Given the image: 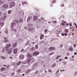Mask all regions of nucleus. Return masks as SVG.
<instances>
[{
    "label": "nucleus",
    "mask_w": 77,
    "mask_h": 77,
    "mask_svg": "<svg viewBox=\"0 0 77 77\" xmlns=\"http://www.w3.org/2000/svg\"><path fill=\"white\" fill-rule=\"evenodd\" d=\"M1 58L2 59H6V57H3V56H1Z\"/></svg>",
    "instance_id": "obj_18"
},
{
    "label": "nucleus",
    "mask_w": 77,
    "mask_h": 77,
    "mask_svg": "<svg viewBox=\"0 0 77 77\" xmlns=\"http://www.w3.org/2000/svg\"><path fill=\"white\" fill-rule=\"evenodd\" d=\"M32 18V17H28L27 19V21H29V20H30Z\"/></svg>",
    "instance_id": "obj_28"
},
{
    "label": "nucleus",
    "mask_w": 77,
    "mask_h": 77,
    "mask_svg": "<svg viewBox=\"0 0 77 77\" xmlns=\"http://www.w3.org/2000/svg\"><path fill=\"white\" fill-rule=\"evenodd\" d=\"M37 22H41L42 23H44L45 22V21L44 20V18H41V19H38L36 20Z\"/></svg>",
    "instance_id": "obj_2"
},
{
    "label": "nucleus",
    "mask_w": 77,
    "mask_h": 77,
    "mask_svg": "<svg viewBox=\"0 0 77 77\" xmlns=\"http://www.w3.org/2000/svg\"><path fill=\"white\" fill-rule=\"evenodd\" d=\"M53 23L54 24H56V23H57V21H53Z\"/></svg>",
    "instance_id": "obj_38"
},
{
    "label": "nucleus",
    "mask_w": 77,
    "mask_h": 77,
    "mask_svg": "<svg viewBox=\"0 0 77 77\" xmlns=\"http://www.w3.org/2000/svg\"><path fill=\"white\" fill-rule=\"evenodd\" d=\"M16 26V23L14 22H13L12 23V25H11V28L13 29Z\"/></svg>",
    "instance_id": "obj_6"
},
{
    "label": "nucleus",
    "mask_w": 77,
    "mask_h": 77,
    "mask_svg": "<svg viewBox=\"0 0 77 77\" xmlns=\"http://www.w3.org/2000/svg\"><path fill=\"white\" fill-rule=\"evenodd\" d=\"M17 42H15L13 44V48H15V47H17Z\"/></svg>",
    "instance_id": "obj_9"
},
{
    "label": "nucleus",
    "mask_w": 77,
    "mask_h": 77,
    "mask_svg": "<svg viewBox=\"0 0 77 77\" xmlns=\"http://www.w3.org/2000/svg\"><path fill=\"white\" fill-rule=\"evenodd\" d=\"M63 63H64V64L65 65V64H66V63L64 61L63 62Z\"/></svg>",
    "instance_id": "obj_56"
},
{
    "label": "nucleus",
    "mask_w": 77,
    "mask_h": 77,
    "mask_svg": "<svg viewBox=\"0 0 77 77\" xmlns=\"http://www.w3.org/2000/svg\"><path fill=\"white\" fill-rule=\"evenodd\" d=\"M26 62L28 63H30L31 60L30 59H28L27 60Z\"/></svg>",
    "instance_id": "obj_19"
},
{
    "label": "nucleus",
    "mask_w": 77,
    "mask_h": 77,
    "mask_svg": "<svg viewBox=\"0 0 77 77\" xmlns=\"http://www.w3.org/2000/svg\"><path fill=\"white\" fill-rule=\"evenodd\" d=\"M18 48H16L14 49L13 51V53L14 54H17L18 53Z\"/></svg>",
    "instance_id": "obj_5"
},
{
    "label": "nucleus",
    "mask_w": 77,
    "mask_h": 77,
    "mask_svg": "<svg viewBox=\"0 0 77 77\" xmlns=\"http://www.w3.org/2000/svg\"><path fill=\"white\" fill-rule=\"evenodd\" d=\"M15 5V2H11L10 4V7L9 8H11L12 7H14Z\"/></svg>",
    "instance_id": "obj_3"
},
{
    "label": "nucleus",
    "mask_w": 77,
    "mask_h": 77,
    "mask_svg": "<svg viewBox=\"0 0 77 77\" xmlns=\"http://www.w3.org/2000/svg\"><path fill=\"white\" fill-rule=\"evenodd\" d=\"M43 41H42L41 42H40V44H42V43L43 42Z\"/></svg>",
    "instance_id": "obj_63"
},
{
    "label": "nucleus",
    "mask_w": 77,
    "mask_h": 77,
    "mask_svg": "<svg viewBox=\"0 0 77 77\" xmlns=\"http://www.w3.org/2000/svg\"><path fill=\"white\" fill-rule=\"evenodd\" d=\"M38 18V17L36 16H34L33 20L34 21H36V20Z\"/></svg>",
    "instance_id": "obj_16"
},
{
    "label": "nucleus",
    "mask_w": 77,
    "mask_h": 77,
    "mask_svg": "<svg viewBox=\"0 0 77 77\" xmlns=\"http://www.w3.org/2000/svg\"><path fill=\"white\" fill-rule=\"evenodd\" d=\"M4 42H8V38H6V37H5L4 38Z\"/></svg>",
    "instance_id": "obj_25"
},
{
    "label": "nucleus",
    "mask_w": 77,
    "mask_h": 77,
    "mask_svg": "<svg viewBox=\"0 0 77 77\" xmlns=\"http://www.w3.org/2000/svg\"><path fill=\"white\" fill-rule=\"evenodd\" d=\"M14 74H15V73H12V75H11V76H13V75Z\"/></svg>",
    "instance_id": "obj_50"
},
{
    "label": "nucleus",
    "mask_w": 77,
    "mask_h": 77,
    "mask_svg": "<svg viewBox=\"0 0 77 77\" xmlns=\"http://www.w3.org/2000/svg\"><path fill=\"white\" fill-rule=\"evenodd\" d=\"M5 50L6 51L9 53V54H10V53H11L12 51V48H10L9 49L8 48H6Z\"/></svg>",
    "instance_id": "obj_1"
},
{
    "label": "nucleus",
    "mask_w": 77,
    "mask_h": 77,
    "mask_svg": "<svg viewBox=\"0 0 77 77\" xmlns=\"http://www.w3.org/2000/svg\"><path fill=\"white\" fill-rule=\"evenodd\" d=\"M29 44V41H28L26 43V45H27Z\"/></svg>",
    "instance_id": "obj_40"
},
{
    "label": "nucleus",
    "mask_w": 77,
    "mask_h": 77,
    "mask_svg": "<svg viewBox=\"0 0 77 77\" xmlns=\"http://www.w3.org/2000/svg\"><path fill=\"white\" fill-rule=\"evenodd\" d=\"M28 30L29 31H32V29L31 28H28Z\"/></svg>",
    "instance_id": "obj_30"
},
{
    "label": "nucleus",
    "mask_w": 77,
    "mask_h": 77,
    "mask_svg": "<svg viewBox=\"0 0 77 77\" xmlns=\"http://www.w3.org/2000/svg\"><path fill=\"white\" fill-rule=\"evenodd\" d=\"M27 56L28 58H30V57H32V55L31 54H28L27 55Z\"/></svg>",
    "instance_id": "obj_13"
},
{
    "label": "nucleus",
    "mask_w": 77,
    "mask_h": 77,
    "mask_svg": "<svg viewBox=\"0 0 77 77\" xmlns=\"http://www.w3.org/2000/svg\"><path fill=\"white\" fill-rule=\"evenodd\" d=\"M59 72V70H58L57 71L56 73L57 74V73H58V72Z\"/></svg>",
    "instance_id": "obj_49"
},
{
    "label": "nucleus",
    "mask_w": 77,
    "mask_h": 77,
    "mask_svg": "<svg viewBox=\"0 0 77 77\" xmlns=\"http://www.w3.org/2000/svg\"><path fill=\"white\" fill-rule=\"evenodd\" d=\"M8 14H11V10L8 11Z\"/></svg>",
    "instance_id": "obj_33"
},
{
    "label": "nucleus",
    "mask_w": 77,
    "mask_h": 77,
    "mask_svg": "<svg viewBox=\"0 0 77 77\" xmlns=\"http://www.w3.org/2000/svg\"><path fill=\"white\" fill-rule=\"evenodd\" d=\"M8 6L9 5L7 4H4L2 6V8L4 9H7L8 8Z\"/></svg>",
    "instance_id": "obj_4"
},
{
    "label": "nucleus",
    "mask_w": 77,
    "mask_h": 77,
    "mask_svg": "<svg viewBox=\"0 0 77 77\" xmlns=\"http://www.w3.org/2000/svg\"><path fill=\"white\" fill-rule=\"evenodd\" d=\"M27 49H28V50H30V46L28 47Z\"/></svg>",
    "instance_id": "obj_48"
},
{
    "label": "nucleus",
    "mask_w": 77,
    "mask_h": 77,
    "mask_svg": "<svg viewBox=\"0 0 77 77\" xmlns=\"http://www.w3.org/2000/svg\"><path fill=\"white\" fill-rule=\"evenodd\" d=\"M63 47V45H60V47Z\"/></svg>",
    "instance_id": "obj_59"
},
{
    "label": "nucleus",
    "mask_w": 77,
    "mask_h": 77,
    "mask_svg": "<svg viewBox=\"0 0 77 77\" xmlns=\"http://www.w3.org/2000/svg\"><path fill=\"white\" fill-rule=\"evenodd\" d=\"M64 35L65 36H67V33H66L64 34Z\"/></svg>",
    "instance_id": "obj_60"
},
{
    "label": "nucleus",
    "mask_w": 77,
    "mask_h": 77,
    "mask_svg": "<svg viewBox=\"0 0 77 77\" xmlns=\"http://www.w3.org/2000/svg\"><path fill=\"white\" fill-rule=\"evenodd\" d=\"M49 50L50 51H51L52 50H55V48L54 47H51L49 49Z\"/></svg>",
    "instance_id": "obj_10"
},
{
    "label": "nucleus",
    "mask_w": 77,
    "mask_h": 77,
    "mask_svg": "<svg viewBox=\"0 0 77 77\" xmlns=\"http://www.w3.org/2000/svg\"><path fill=\"white\" fill-rule=\"evenodd\" d=\"M39 52H35L33 53V56H37V55H38L39 54Z\"/></svg>",
    "instance_id": "obj_7"
},
{
    "label": "nucleus",
    "mask_w": 77,
    "mask_h": 77,
    "mask_svg": "<svg viewBox=\"0 0 77 77\" xmlns=\"http://www.w3.org/2000/svg\"><path fill=\"white\" fill-rule=\"evenodd\" d=\"M24 58V56L23 55L21 54L20 56V58L21 59H23Z\"/></svg>",
    "instance_id": "obj_8"
},
{
    "label": "nucleus",
    "mask_w": 77,
    "mask_h": 77,
    "mask_svg": "<svg viewBox=\"0 0 77 77\" xmlns=\"http://www.w3.org/2000/svg\"><path fill=\"white\" fill-rule=\"evenodd\" d=\"M5 3V2L2 1L0 0V5H2V4H3Z\"/></svg>",
    "instance_id": "obj_26"
},
{
    "label": "nucleus",
    "mask_w": 77,
    "mask_h": 77,
    "mask_svg": "<svg viewBox=\"0 0 77 77\" xmlns=\"http://www.w3.org/2000/svg\"><path fill=\"white\" fill-rule=\"evenodd\" d=\"M19 21L20 23H23V19L20 18L19 19Z\"/></svg>",
    "instance_id": "obj_17"
},
{
    "label": "nucleus",
    "mask_w": 77,
    "mask_h": 77,
    "mask_svg": "<svg viewBox=\"0 0 77 77\" xmlns=\"http://www.w3.org/2000/svg\"><path fill=\"white\" fill-rule=\"evenodd\" d=\"M56 66V64L54 63L53 65L52 66L53 67H54Z\"/></svg>",
    "instance_id": "obj_41"
},
{
    "label": "nucleus",
    "mask_w": 77,
    "mask_h": 77,
    "mask_svg": "<svg viewBox=\"0 0 77 77\" xmlns=\"http://www.w3.org/2000/svg\"><path fill=\"white\" fill-rule=\"evenodd\" d=\"M11 30H13V31H14V32H16V29H12Z\"/></svg>",
    "instance_id": "obj_39"
},
{
    "label": "nucleus",
    "mask_w": 77,
    "mask_h": 77,
    "mask_svg": "<svg viewBox=\"0 0 77 77\" xmlns=\"http://www.w3.org/2000/svg\"><path fill=\"white\" fill-rule=\"evenodd\" d=\"M23 5H24L25 4H28V3L26 2H22Z\"/></svg>",
    "instance_id": "obj_21"
},
{
    "label": "nucleus",
    "mask_w": 77,
    "mask_h": 77,
    "mask_svg": "<svg viewBox=\"0 0 77 77\" xmlns=\"http://www.w3.org/2000/svg\"><path fill=\"white\" fill-rule=\"evenodd\" d=\"M61 35H62V36H64V34H63V33H61Z\"/></svg>",
    "instance_id": "obj_61"
},
{
    "label": "nucleus",
    "mask_w": 77,
    "mask_h": 77,
    "mask_svg": "<svg viewBox=\"0 0 77 77\" xmlns=\"http://www.w3.org/2000/svg\"><path fill=\"white\" fill-rule=\"evenodd\" d=\"M35 48L36 49H38V45H36L35 46Z\"/></svg>",
    "instance_id": "obj_42"
},
{
    "label": "nucleus",
    "mask_w": 77,
    "mask_h": 77,
    "mask_svg": "<svg viewBox=\"0 0 77 77\" xmlns=\"http://www.w3.org/2000/svg\"><path fill=\"white\" fill-rule=\"evenodd\" d=\"M23 51H24L25 53H26L27 51H26L24 50V49H22L21 51H20V52H23Z\"/></svg>",
    "instance_id": "obj_29"
},
{
    "label": "nucleus",
    "mask_w": 77,
    "mask_h": 77,
    "mask_svg": "<svg viewBox=\"0 0 77 77\" xmlns=\"http://www.w3.org/2000/svg\"><path fill=\"white\" fill-rule=\"evenodd\" d=\"M48 71H49V72H51L52 71H51V70L49 69L48 70Z\"/></svg>",
    "instance_id": "obj_46"
},
{
    "label": "nucleus",
    "mask_w": 77,
    "mask_h": 77,
    "mask_svg": "<svg viewBox=\"0 0 77 77\" xmlns=\"http://www.w3.org/2000/svg\"><path fill=\"white\" fill-rule=\"evenodd\" d=\"M65 32L66 33H68V29H66L65 30Z\"/></svg>",
    "instance_id": "obj_36"
},
{
    "label": "nucleus",
    "mask_w": 77,
    "mask_h": 77,
    "mask_svg": "<svg viewBox=\"0 0 77 77\" xmlns=\"http://www.w3.org/2000/svg\"><path fill=\"white\" fill-rule=\"evenodd\" d=\"M60 57V56L59 55L57 57H56V59H59V57Z\"/></svg>",
    "instance_id": "obj_37"
},
{
    "label": "nucleus",
    "mask_w": 77,
    "mask_h": 77,
    "mask_svg": "<svg viewBox=\"0 0 77 77\" xmlns=\"http://www.w3.org/2000/svg\"><path fill=\"white\" fill-rule=\"evenodd\" d=\"M11 47V44H8V45H6V48H8L9 47Z\"/></svg>",
    "instance_id": "obj_22"
},
{
    "label": "nucleus",
    "mask_w": 77,
    "mask_h": 77,
    "mask_svg": "<svg viewBox=\"0 0 77 77\" xmlns=\"http://www.w3.org/2000/svg\"><path fill=\"white\" fill-rule=\"evenodd\" d=\"M70 61H71V62L72 61H73L74 60V59H71L70 60Z\"/></svg>",
    "instance_id": "obj_54"
},
{
    "label": "nucleus",
    "mask_w": 77,
    "mask_h": 77,
    "mask_svg": "<svg viewBox=\"0 0 77 77\" xmlns=\"http://www.w3.org/2000/svg\"><path fill=\"white\" fill-rule=\"evenodd\" d=\"M61 7H63L64 6V5L62 4L61 5Z\"/></svg>",
    "instance_id": "obj_51"
},
{
    "label": "nucleus",
    "mask_w": 77,
    "mask_h": 77,
    "mask_svg": "<svg viewBox=\"0 0 77 77\" xmlns=\"http://www.w3.org/2000/svg\"><path fill=\"white\" fill-rule=\"evenodd\" d=\"M5 48H3L2 49L1 51V52L2 53H5Z\"/></svg>",
    "instance_id": "obj_23"
},
{
    "label": "nucleus",
    "mask_w": 77,
    "mask_h": 77,
    "mask_svg": "<svg viewBox=\"0 0 77 77\" xmlns=\"http://www.w3.org/2000/svg\"><path fill=\"white\" fill-rule=\"evenodd\" d=\"M24 29H27V27L25 26L24 27Z\"/></svg>",
    "instance_id": "obj_62"
},
{
    "label": "nucleus",
    "mask_w": 77,
    "mask_h": 77,
    "mask_svg": "<svg viewBox=\"0 0 77 77\" xmlns=\"http://www.w3.org/2000/svg\"><path fill=\"white\" fill-rule=\"evenodd\" d=\"M73 46L74 48H75L76 47V44H74L73 45Z\"/></svg>",
    "instance_id": "obj_43"
},
{
    "label": "nucleus",
    "mask_w": 77,
    "mask_h": 77,
    "mask_svg": "<svg viewBox=\"0 0 77 77\" xmlns=\"http://www.w3.org/2000/svg\"><path fill=\"white\" fill-rule=\"evenodd\" d=\"M9 67H10V66L8 65L7 66V68H9Z\"/></svg>",
    "instance_id": "obj_58"
},
{
    "label": "nucleus",
    "mask_w": 77,
    "mask_h": 77,
    "mask_svg": "<svg viewBox=\"0 0 77 77\" xmlns=\"http://www.w3.org/2000/svg\"><path fill=\"white\" fill-rule=\"evenodd\" d=\"M65 59H68V57H65Z\"/></svg>",
    "instance_id": "obj_52"
},
{
    "label": "nucleus",
    "mask_w": 77,
    "mask_h": 77,
    "mask_svg": "<svg viewBox=\"0 0 77 77\" xmlns=\"http://www.w3.org/2000/svg\"><path fill=\"white\" fill-rule=\"evenodd\" d=\"M20 63H21V61L17 63V66H18L19 65H20Z\"/></svg>",
    "instance_id": "obj_31"
},
{
    "label": "nucleus",
    "mask_w": 77,
    "mask_h": 77,
    "mask_svg": "<svg viewBox=\"0 0 77 77\" xmlns=\"http://www.w3.org/2000/svg\"><path fill=\"white\" fill-rule=\"evenodd\" d=\"M38 65V64L37 63H35L32 66V68H35L36 66Z\"/></svg>",
    "instance_id": "obj_14"
},
{
    "label": "nucleus",
    "mask_w": 77,
    "mask_h": 77,
    "mask_svg": "<svg viewBox=\"0 0 77 77\" xmlns=\"http://www.w3.org/2000/svg\"><path fill=\"white\" fill-rule=\"evenodd\" d=\"M77 72H76L74 74V75H77Z\"/></svg>",
    "instance_id": "obj_55"
},
{
    "label": "nucleus",
    "mask_w": 77,
    "mask_h": 77,
    "mask_svg": "<svg viewBox=\"0 0 77 77\" xmlns=\"http://www.w3.org/2000/svg\"><path fill=\"white\" fill-rule=\"evenodd\" d=\"M44 37V35L43 34H41L40 37V39H42Z\"/></svg>",
    "instance_id": "obj_12"
},
{
    "label": "nucleus",
    "mask_w": 77,
    "mask_h": 77,
    "mask_svg": "<svg viewBox=\"0 0 77 77\" xmlns=\"http://www.w3.org/2000/svg\"><path fill=\"white\" fill-rule=\"evenodd\" d=\"M6 19V16H4L2 18V21H3L4 20H5Z\"/></svg>",
    "instance_id": "obj_15"
},
{
    "label": "nucleus",
    "mask_w": 77,
    "mask_h": 77,
    "mask_svg": "<svg viewBox=\"0 0 77 77\" xmlns=\"http://www.w3.org/2000/svg\"><path fill=\"white\" fill-rule=\"evenodd\" d=\"M60 71H61V72H62V71H65V70H60Z\"/></svg>",
    "instance_id": "obj_64"
},
{
    "label": "nucleus",
    "mask_w": 77,
    "mask_h": 77,
    "mask_svg": "<svg viewBox=\"0 0 77 77\" xmlns=\"http://www.w3.org/2000/svg\"><path fill=\"white\" fill-rule=\"evenodd\" d=\"M5 67H2L1 69V71H5Z\"/></svg>",
    "instance_id": "obj_27"
},
{
    "label": "nucleus",
    "mask_w": 77,
    "mask_h": 77,
    "mask_svg": "<svg viewBox=\"0 0 77 77\" xmlns=\"http://www.w3.org/2000/svg\"><path fill=\"white\" fill-rule=\"evenodd\" d=\"M69 25L71 27L72 26V24H71V23H69Z\"/></svg>",
    "instance_id": "obj_53"
},
{
    "label": "nucleus",
    "mask_w": 77,
    "mask_h": 77,
    "mask_svg": "<svg viewBox=\"0 0 77 77\" xmlns=\"http://www.w3.org/2000/svg\"><path fill=\"white\" fill-rule=\"evenodd\" d=\"M56 2V0H53V1L52 2V3L53 4V3H55Z\"/></svg>",
    "instance_id": "obj_34"
},
{
    "label": "nucleus",
    "mask_w": 77,
    "mask_h": 77,
    "mask_svg": "<svg viewBox=\"0 0 77 77\" xmlns=\"http://www.w3.org/2000/svg\"><path fill=\"white\" fill-rule=\"evenodd\" d=\"M35 48L34 47H32L31 49V51H33V50H35Z\"/></svg>",
    "instance_id": "obj_32"
},
{
    "label": "nucleus",
    "mask_w": 77,
    "mask_h": 77,
    "mask_svg": "<svg viewBox=\"0 0 77 77\" xmlns=\"http://www.w3.org/2000/svg\"><path fill=\"white\" fill-rule=\"evenodd\" d=\"M62 25V26H64V25H65V23H61Z\"/></svg>",
    "instance_id": "obj_47"
},
{
    "label": "nucleus",
    "mask_w": 77,
    "mask_h": 77,
    "mask_svg": "<svg viewBox=\"0 0 77 77\" xmlns=\"http://www.w3.org/2000/svg\"><path fill=\"white\" fill-rule=\"evenodd\" d=\"M15 22L17 23H18V20H15Z\"/></svg>",
    "instance_id": "obj_57"
},
{
    "label": "nucleus",
    "mask_w": 77,
    "mask_h": 77,
    "mask_svg": "<svg viewBox=\"0 0 77 77\" xmlns=\"http://www.w3.org/2000/svg\"><path fill=\"white\" fill-rule=\"evenodd\" d=\"M70 51H72L73 50V49L72 48H70L69 49Z\"/></svg>",
    "instance_id": "obj_35"
},
{
    "label": "nucleus",
    "mask_w": 77,
    "mask_h": 77,
    "mask_svg": "<svg viewBox=\"0 0 77 77\" xmlns=\"http://www.w3.org/2000/svg\"><path fill=\"white\" fill-rule=\"evenodd\" d=\"M63 60V59H59V62H60V61H61V60Z\"/></svg>",
    "instance_id": "obj_44"
},
{
    "label": "nucleus",
    "mask_w": 77,
    "mask_h": 77,
    "mask_svg": "<svg viewBox=\"0 0 77 77\" xmlns=\"http://www.w3.org/2000/svg\"><path fill=\"white\" fill-rule=\"evenodd\" d=\"M0 26L1 27H3L4 26V22H1L0 23Z\"/></svg>",
    "instance_id": "obj_11"
},
{
    "label": "nucleus",
    "mask_w": 77,
    "mask_h": 77,
    "mask_svg": "<svg viewBox=\"0 0 77 77\" xmlns=\"http://www.w3.org/2000/svg\"><path fill=\"white\" fill-rule=\"evenodd\" d=\"M31 59L32 60V63H33V62H35V59H34V58H32V57L31 58Z\"/></svg>",
    "instance_id": "obj_24"
},
{
    "label": "nucleus",
    "mask_w": 77,
    "mask_h": 77,
    "mask_svg": "<svg viewBox=\"0 0 77 77\" xmlns=\"http://www.w3.org/2000/svg\"><path fill=\"white\" fill-rule=\"evenodd\" d=\"M5 32L6 33V35H8V29H6L5 30Z\"/></svg>",
    "instance_id": "obj_20"
},
{
    "label": "nucleus",
    "mask_w": 77,
    "mask_h": 77,
    "mask_svg": "<svg viewBox=\"0 0 77 77\" xmlns=\"http://www.w3.org/2000/svg\"><path fill=\"white\" fill-rule=\"evenodd\" d=\"M53 54H54V53L52 52V53H51L50 54V55H53Z\"/></svg>",
    "instance_id": "obj_45"
}]
</instances>
